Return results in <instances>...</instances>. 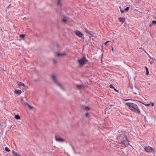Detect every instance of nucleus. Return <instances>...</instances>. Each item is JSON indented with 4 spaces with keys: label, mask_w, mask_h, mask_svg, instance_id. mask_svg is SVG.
<instances>
[{
    "label": "nucleus",
    "mask_w": 156,
    "mask_h": 156,
    "mask_svg": "<svg viewBox=\"0 0 156 156\" xmlns=\"http://www.w3.org/2000/svg\"><path fill=\"white\" fill-rule=\"evenodd\" d=\"M126 105L129 107V109L132 111L139 114L141 113V112L138 107L135 104L127 102L126 103Z\"/></svg>",
    "instance_id": "1"
},
{
    "label": "nucleus",
    "mask_w": 156,
    "mask_h": 156,
    "mask_svg": "<svg viewBox=\"0 0 156 156\" xmlns=\"http://www.w3.org/2000/svg\"><path fill=\"white\" fill-rule=\"evenodd\" d=\"M77 61L80 66H83L88 61V60L85 57H84L81 58L79 59Z\"/></svg>",
    "instance_id": "2"
},
{
    "label": "nucleus",
    "mask_w": 156,
    "mask_h": 156,
    "mask_svg": "<svg viewBox=\"0 0 156 156\" xmlns=\"http://www.w3.org/2000/svg\"><path fill=\"white\" fill-rule=\"evenodd\" d=\"M51 78L53 82L56 83L58 86H59L61 89L63 90H64V88L57 81L55 78V76L54 75H52Z\"/></svg>",
    "instance_id": "3"
},
{
    "label": "nucleus",
    "mask_w": 156,
    "mask_h": 156,
    "mask_svg": "<svg viewBox=\"0 0 156 156\" xmlns=\"http://www.w3.org/2000/svg\"><path fill=\"white\" fill-rule=\"evenodd\" d=\"M122 137L126 141H121V142L122 144H123L125 146H127L129 145V141L127 140V137L126 136L123 135L122 136Z\"/></svg>",
    "instance_id": "4"
},
{
    "label": "nucleus",
    "mask_w": 156,
    "mask_h": 156,
    "mask_svg": "<svg viewBox=\"0 0 156 156\" xmlns=\"http://www.w3.org/2000/svg\"><path fill=\"white\" fill-rule=\"evenodd\" d=\"M144 150L145 151L148 153L151 152L153 150V148L152 147L149 146L145 147Z\"/></svg>",
    "instance_id": "5"
},
{
    "label": "nucleus",
    "mask_w": 156,
    "mask_h": 156,
    "mask_svg": "<svg viewBox=\"0 0 156 156\" xmlns=\"http://www.w3.org/2000/svg\"><path fill=\"white\" fill-rule=\"evenodd\" d=\"M55 139L56 141L60 142H64L65 141V140L61 138L59 136H55Z\"/></svg>",
    "instance_id": "6"
},
{
    "label": "nucleus",
    "mask_w": 156,
    "mask_h": 156,
    "mask_svg": "<svg viewBox=\"0 0 156 156\" xmlns=\"http://www.w3.org/2000/svg\"><path fill=\"white\" fill-rule=\"evenodd\" d=\"M132 91L135 94H138V93L139 94H140V90L138 88L135 87L134 90H132Z\"/></svg>",
    "instance_id": "7"
},
{
    "label": "nucleus",
    "mask_w": 156,
    "mask_h": 156,
    "mask_svg": "<svg viewBox=\"0 0 156 156\" xmlns=\"http://www.w3.org/2000/svg\"><path fill=\"white\" fill-rule=\"evenodd\" d=\"M76 34L80 37H82L83 36V33L80 31L76 30L75 31Z\"/></svg>",
    "instance_id": "8"
},
{
    "label": "nucleus",
    "mask_w": 156,
    "mask_h": 156,
    "mask_svg": "<svg viewBox=\"0 0 156 156\" xmlns=\"http://www.w3.org/2000/svg\"><path fill=\"white\" fill-rule=\"evenodd\" d=\"M119 21L122 23H124L125 20V18L124 17H119L118 18Z\"/></svg>",
    "instance_id": "9"
},
{
    "label": "nucleus",
    "mask_w": 156,
    "mask_h": 156,
    "mask_svg": "<svg viewBox=\"0 0 156 156\" xmlns=\"http://www.w3.org/2000/svg\"><path fill=\"white\" fill-rule=\"evenodd\" d=\"M76 87L77 89H80L84 88L85 86L83 85L77 84Z\"/></svg>",
    "instance_id": "10"
},
{
    "label": "nucleus",
    "mask_w": 156,
    "mask_h": 156,
    "mask_svg": "<svg viewBox=\"0 0 156 156\" xmlns=\"http://www.w3.org/2000/svg\"><path fill=\"white\" fill-rule=\"evenodd\" d=\"M56 55L57 56H64L66 55V53L65 52L63 53H60V52H57L56 53Z\"/></svg>",
    "instance_id": "11"
},
{
    "label": "nucleus",
    "mask_w": 156,
    "mask_h": 156,
    "mask_svg": "<svg viewBox=\"0 0 156 156\" xmlns=\"http://www.w3.org/2000/svg\"><path fill=\"white\" fill-rule=\"evenodd\" d=\"M14 93L15 94H18V95H20L21 93V90H15L14 91Z\"/></svg>",
    "instance_id": "12"
},
{
    "label": "nucleus",
    "mask_w": 156,
    "mask_h": 156,
    "mask_svg": "<svg viewBox=\"0 0 156 156\" xmlns=\"http://www.w3.org/2000/svg\"><path fill=\"white\" fill-rule=\"evenodd\" d=\"M12 153L14 156H21V155L20 154L14 151H12Z\"/></svg>",
    "instance_id": "13"
},
{
    "label": "nucleus",
    "mask_w": 156,
    "mask_h": 156,
    "mask_svg": "<svg viewBox=\"0 0 156 156\" xmlns=\"http://www.w3.org/2000/svg\"><path fill=\"white\" fill-rule=\"evenodd\" d=\"M17 84L19 86H22L24 87H26L24 83L20 82L19 81L17 82Z\"/></svg>",
    "instance_id": "14"
},
{
    "label": "nucleus",
    "mask_w": 156,
    "mask_h": 156,
    "mask_svg": "<svg viewBox=\"0 0 156 156\" xmlns=\"http://www.w3.org/2000/svg\"><path fill=\"white\" fill-rule=\"evenodd\" d=\"M85 31L88 34H89L90 35H92L91 32L89 31L86 28L85 29Z\"/></svg>",
    "instance_id": "15"
},
{
    "label": "nucleus",
    "mask_w": 156,
    "mask_h": 156,
    "mask_svg": "<svg viewBox=\"0 0 156 156\" xmlns=\"http://www.w3.org/2000/svg\"><path fill=\"white\" fill-rule=\"evenodd\" d=\"M26 105H27L29 107V108L31 109H32L33 108V107L31 106L30 105L27 103H25Z\"/></svg>",
    "instance_id": "16"
},
{
    "label": "nucleus",
    "mask_w": 156,
    "mask_h": 156,
    "mask_svg": "<svg viewBox=\"0 0 156 156\" xmlns=\"http://www.w3.org/2000/svg\"><path fill=\"white\" fill-rule=\"evenodd\" d=\"M15 118L17 119H19L20 118V117L18 115H16L15 116Z\"/></svg>",
    "instance_id": "17"
},
{
    "label": "nucleus",
    "mask_w": 156,
    "mask_h": 156,
    "mask_svg": "<svg viewBox=\"0 0 156 156\" xmlns=\"http://www.w3.org/2000/svg\"><path fill=\"white\" fill-rule=\"evenodd\" d=\"M133 85L132 84H129V87L131 89L133 90Z\"/></svg>",
    "instance_id": "18"
},
{
    "label": "nucleus",
    "mask_w": 156,
    "mask_h": 156,
    "mask_svg": "<svg viewBox=\"0 0 156 156\" xmlns=\"http://www.w3.org/2000/svg\"><path fill=\"white\" fill-rule=\"evenodd\" d=\"M153 24H154L156 25V21H155V20H153L152 21V24H150V25L149 26H151Z\"/></svg>",
    "instance_id": "19"
},
{
    "label": "nucleus",
    "mask_w": 156,
    "mask_h": 156,
    "mask_svg": "<svg viewBox=\"0 0 156 156\" xmlns=\"http://www.w3.org/2000/svg\"><path fill=\"white\" fill-rule=\"evenodd\" d=\"M5 150L7 151V152H9L10 151V150L7 147H5Z\"/></svg>",
    "instance_id": "20"
},
{
    "label": "nucleus",
    "mask_w": 156,
    "mask_h": 156,
    "mask_svg": "<svg viewBox=\"0 0 156 156\" xmlns=\"http://www.w3.org/2000/svg\"><path fill=\"white\" fill-rule=\"evenodd\" d=\"M129 8L128 7H126L125 9H124V11L125 12H127L128 11L129 9Z\"/></svg>",
    "instance_id": "21"
},
{
    "label": "nucleus",
    "mask_w": 156,
    "mask_h": 156,
    "mask_svg": "<svg viewBox=\"0 0 156 156\" xmlns=\"http://www.w3.org/2000/svg\"><path fill=\"white\" fill-rule=\"evenodd\" d=\"M25 37V35L23 34H21L20 35V37L21 38H23Z\"/></svg>",
    "instance_id": "22"
},
{
    "label": "nucleus",
    "mask_w": 156,
    "mask_h": 156,
    "mask_svg": "<svg viewBox=\"0 0 156 156\" xmlns=\"http://www.w3.org/2000/svg\"><path fill=\"white\" fill-rule=\"evenodd\" d=\"M60 1H61V0H58V5H61V3L60 2Z\"/></svg>",
    "instance_id": "23"
},
{
    "label": "nucleus",
    "mask_w": 156,
    "mask_h": 156,
    "mask_svg": "<svg viewBox=\"0 0 156 156\" xmlns=\"http://www.w3.org/2000/svg\"><path fill=\"white\" fill-rule=\"evenodd\" d=\"M62 21L64 23H66L67 21V20L65 19H62Z\"/></svg>",
    "instance_id": "24"
},
{
    "label": "nucleus",
    "mask_w": 156,
    "mask_h": 156,
    "mask_svg": "<svg viewBox=\"0 0 156 156\" xmlns=\"http://www.w3.org/2000/svg\"><path fill=\"white\" fill-rule=\"evenodd\" d=\"M110 88H112V89H115V87L112 85H110Z\"/></svg>",
    "instance_id": "25"
},
{
    "label": "nucleus",
    "mask_w": 156,
    "mask_h": 156,
    "mask_svg": "<svg viewBox=\"0 0 156 156\" xmlns=\"http://www.w3.org/2000/svg\"><path fill=\"white\" fill-rule=\"evenodd\" d=\"M85 109L87 110H90V108L88 107H87V106H86L85 107Z\"/></svg>",
    "instance_id": "26"
},
{
    "label": "nucleus",
    "mask_w": 156,
    "mask_h": 156,
    "mask_svg": "<svg viewBox=\"0 0 156 156\" xmlns=\"http://www.w3.org/2000/svg\"><path fill=\"white\" fill-rule=\"evenodd\" d=\"M119 8H120V11H121V12L122 13H123L125 11L124 10H122L121 9V7H119Z\"/></svg>",
    "instance_id": "27"
},
{
    "label": "nucleus",
    "mask_w": 156,
    "mask_h": 156,
    "mask_svg": "<svg viewBox=\"0 0 156 156\" xmlns=\"http://www.w3.org/2000/svg\"><path fill=\"white\" fill-rule=\"evenodd\" d=\"M144 105L147 106H150V104H145Z\"/></svg>",
    "instance_id": "28"
},
{
    "label": "nucleus",
    "mask_w": 156,
    "mask_h": 156,
    "mask_svg": "<svg viewBox=\"0 0 156 156\" xmlns=\"http://www.w3.org/2000/svg\"><path fill=\"white\" fill-rule=\"evenodd\" d=\"M110 41H106V42H105V45H106L108 44V42H109Z\"/></svg>",
    "instance_id": "29"
},
{
    "label": "nucleus",
    "mask_w": 156,
    "mask_h": 156,
    "mask_svg": "<svg viewBox=\"0 0 156 156\" xmlns=\"http://www.w3.org/2000/svg\"><path fill=\"white\" fill-rule=\"evenodd\" d=\"M53 61L56 64L57 63V61L56 60L54 59Z\"/></svg>",
    "instance_id": "30"
},
{
    "label": "nucleus",
    "mask_w": 156,
    "mask_h": 156,
    "mask_svg": "<svg viewBox=\"0 0 156 156\" xmlns=\"http://www.w3.org/2000/svg\"><path fill=\"white\" fill-rule=\"evenodd\" d=\"M148 74H149L148 70H147V71H146V75H148Z\"/></svg>",
    "instance_id": "31"
},
{
    "label": "nucleus",
    "mask_w": 156,
    "mask_h": 156,
    "mask_svg": "<svg viewBox=\"0 0 156 156\" xmlns=\"http://www.w3.org/2000/svg\"><path fill=\"white\" fill-rule=\"evenodd\" d=\"M89 113H86V114H85L86 116V117H88V116H89Z\"/></svg>",
    "instance_id": "32"
},
{
    "label": "nucleus",
    "mask_w": 156,
    "mask_h": 156,
    "mask_svg": "<svg viewBox=\"0 0 156 156\" xmlns=\"http://www.w3.org/2000/svg\"><path fill=\"white\" fill-rule=\"evenodd\" d=\"M151 106H153L154 105V103H151Z\"/></svg>",
    "instance_id": "33"
},
{
    "label": "nucleus",
    "mask_w": 156,
    "mask_h": 156,
    "mask_svg": "<svg viewBox=\"0 0 156 156\" xmlns=\"http://www.w3.org/2000/svg\"><path fill=\"white\" fill-rule=\"evenodd\" d=\"M112 51L113 52H114V49H113V48L112 46Z\"/></svg>",
    "instance_id": "34"
},
{
    "label": "nucleus",
    "mask_w": 156,
    "mask_h": 156,
    "mask_svg": "<svg viewBox=\"0 0 156 156\" xmlns=\"http://www.w3.org/2000/svg\"><path fill=\"white\" fill-rule=\"evenodd\" d=\"M121 138H122V140L121 141H126V140L125 139H123L122 137Z\"/></svg>",
    "instance_id": "35"
},
{
    "label": "nucleus",
    "mask_w": 156,
    "mask_h": 156,
    "mask_svg": "<svg viewBox=\"0 0 156 156\" xmlns=\"http://www.w3.org/2000/svg\"><path fill=\"white\" fill-rule=\"evenodd\" d=\"M145 69L146 70V71H147V70H148V69L147 67H145Z\"/></svg>",
    "instance_id": "36"
},
{
    "label": "nucleus",
    "mask_w": 156,
    "mask_h": 156,
    "mask_svg": "<svg viewBox=\"0 0 156 156\" xmlns=\"http://www.w3.org/2000/svg\"><path fill=\"white\" fill-rule=\"evenodd\" d=\"M114 89L115 91H117V92H118V91L116 89H115H115Z\"/></svg>",
    "instance_id": "37"
},
{
    "label": "nucleus",
    "mask_w": 156,
    "mask_h": 156,
    "mask_svg": "<svg viewBox=\"0 0 156 156\" xmlns=\"http://www.w3.org/2000/svg\"><path fill=\"white\" fill-rule=\"evenodd\" d=\"M112 41H113V43H115V41H114V40H112Z\"/></svg>",
    "instance_id": "38"
},
{
    "label": "nucleus",
    "mask_w": 156,
    "mask_h": 156,
    "mask_svg": "<svg viewBox=\"0 0 156 156\" xmlns=\"http://www.w3.org/2000/svg\"><path fill=\"white\" fill-rule=\"evenodd\" d=\"M129 100L128 99V100H126V101H127V100Z\"/></svg>",
    "instance_id": "39"
}]
</instances>
